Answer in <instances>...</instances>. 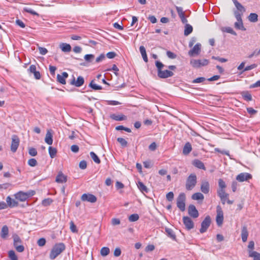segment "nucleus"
Wrapping results in <instances>:
<instances>
[{
    "instance_id": "obj_22",
    "label": "nucleus",
    "mask_w": 260,
    "mask_h": 260,
    "mask_svg": "<svg viewBox=\"0 0 260 260\" xmlns=\"http://www.w3.org/2000/svg\"><path fill=\"white\" fill-rule=\"evenodd\" d=\"M192 164L194 167L200 169H203L204 170L206 169L204 163L199 159L194 160L193 161Z\"/></svg>"
},
{
    "instance_id": "obj_27",
    "label": "nucleus",
    "mask_w": 260,
    "mask_h": 260,
    "mask_svg": "<svg viewBox=\"0 0 260 260\" xmlns=\"http://www.w3.org/2000/svg\"><path fill=\"white\" fill-rule=\"evenodd\" d=\"M139 50L144 61L146 62H148V58L145 48L143 46H141L139 48Z\"/></svg>"
},
{
    "instance_id": "obj_50",
    "label": "nucleus",
    "mask_w": 260,
    "mask_h": 260,
    "mask_svg": "<svg viewBox=\"0 0 260 260\" xmlns=\"http://www.w3.org/2000/svg\"><path fill=\"white\" fill-rule=\"evenodd\" d=\"M28 153L30 155L35 156L37 155V151L35 148H30L29 149Z\"/></svg>"
},
{
    "instance_id": "obj_33",
    "label": "nucleus",
    "mask_w": 260,
    "mask_h": 260,
    "mask_svg": "<svg viewBox=\"0 0 260 260\" xmlns=\"http://www.w3.org/2000/svg\"><path fill=\"white\" fill-rule=\"evenodd\" d=\"M237 10L241 13L245 12L244 8L237 1L232 0Z\"/></svg>"
},
{
    "instance_id": "obj_14",
    "label": "nucleus",
    "mask_w": 260,
    "mask_h": 260,
    "mask_svg": "<svg viewBox=\"0 0 260 260\" xmlns=\"http://www.w3.org/2000/svg\"><path fill=\"white\" fill-rule=\"evenodd\" d=\"M188 214L193 218H197L199 216V212L193 205H190L188 209Z\"/></svg>"
},
{
    "instance_id": "obj_52",
    "label": "nucleus",
    "mask_w": 260,
    "mask_h": 260,
    "mask_svg": "<svg viewBox=\"0 0 260 260\" xmlns=\"http://www.w3.org/2000/svg\"><path fill=\"white\" fill-rule=\"evenodd\" d=\"M155 66L157 69V71L161 70V69L164 67V64L159 61H156L155 62Z\"/></svg>"
},
{
    "instance_id": "obj_56",
    "label": "nucleus",
    "mask_w": 260,
    "mask_h": 260,
    "mask_svg": "<svg viewBox=\"0 0 260 260\" xmlns=\"http://www.w3.org/2000/svg\"><path fill=\"white\" fill-rule=\"evenodd\" d=\"M167 56L171 59H174L176 57V55L170 51L167 52Z\"/></svg>"
},
{
    "instance_id": "obj_49",
    "label": "nucleus",
    "mask_w": 260,
    "mask_h": 260,
    "mask_svg": "<svg viewBox=\"0 0 260 260\" xmlns=\"http://www.w3.org/2000/svg\"><path fill=\"white\" fill-rule=\"evenodd\" d=\"M28 164L31 167H35L37 165V161L35 158H30L28 161Z\"/></svg>"
},
{
    "instance_id": "obj_64",
    "label": "nucleus",
    "mask_w": 260,
    "mask_h": 260,
    "mask_svg": "<svg viewBox=\"0 0 260 260\" xmlns=\"http://www.w3.org/2000/svg\"><path fill=\"white\" fill-rule=\"evenodd\" d=\"M247 111L249 114L251 115H254L257 113V111L253 109L252 108L249 107L247 108Z\"/></svg>"
},
{
    "instance_id": "obj_8",
    "label": "nucleus",
    "mask_w": 260,
    "mask_h": 260,
    "mask_svg": "<svg viewBox=\"0 0 260 260\" xmlns=\"http://www.w3.org/2000/svg\"><path fill=\"white\" fill-rule=\"evenodd\" d=\"M252 178V175L248 173H241L236 176V180L240 182L248 181Z\"/></svg>"
},
{
    "instance_id": "obj_12",
    "label": "nucleus",
    "mask_w": 260,
    "mask_h": 260,
    "mask_svg": "<svg viewBox=\"0 0 260 260\" xmlns=\"http://www.w3.org/2000/svg\"><path fill=\"white\" fill-rule=\"evenodd\" d=\"M157 75L160 78H167L168 77H172L174 75V73L169 70H160L157 72Z\"/></svg>"
},
{
    "instance_id": "obj_11",
    "label": "nucleus",
    "mask_w": 260,
    "mask_h": 260,
    "mask_svg": "<svg viewBox=\"0 0 260 260\" xmlns=\"http://www.w3.org/2000/svg\"><path fill=\"white\" fill-rule=\"evenodd\" d=\"M183 222L186 228L188 230H190L193 229L194 226V223L191 218L189 217L184 216L183 217Z\"/></svg>"
},
{
    "instance_id": "obj_51",
    "label": "nucleus",
    "mask_w": 260,
    "mask_h": 260,
    "mask_svg": "<svg viewBox=\"0 0 260 260\" xmlns=\"http://www.w3.org/2000/svg\"><path fill=\"white\" fill-rule=\"evenodd\" d=\"M166 198L169 202L172 201L174 199V193L173 192L170 191L168 192L166 195Z\"/></svg>"
},
{
    "instance_id": "obj_53",
    "label": "nucleus",
    "mask_w": 260,
    "mask_h": 260,
    "mask_svg": "<svg viewBox=\"0 0 260 260\" xmlns=\"http://www.w3.org/2000/svg\"><path fill=\"white\" fill-rule=\"evenodd\" d=\"M206 79L204 77H199L195 79H194L192 81L193 83H202L205 81Z\"/></svg>"
},
{
    "instance_id": "obj_37",
    "label": "nucleus",
    "mask_w": 260,
    "mask_h": 260,
    "mask_svg": "<svg viewBox=\"0 0 260 260\" xmlns=\"http://www.w3.org/2000/svg\"><path fill=\"white\" fill-rule=\"evenodd\" d=\"M48 150H49V153L50 156L52 158H54L57 153L56 149L55 148H53L51 146H50L49 147Z\"/></svg>"
},
{
    "instance_id": "obj_42",
    "label": "nucleus",
    "mask_w": 260,
    "mask_h": 260,
    "mask_svg": "<svg viewBox=\"0 0 260 260\" xmlns=\"http://www.w3.org/2000/svg\"><path fill=\"white\" fill-rule=\"evenodd\" d=\"M139 218V216L137 214H133L131 215L128 217V220L131 222L137 221Z\"/></svg>"
},
{
    "instance_id": "obj_34",
    "label": "nucleus",
    "mask_w": 260,
    "mask_h": 260,
    "mask_svg": "<svg viewBox=\"0 0 260 260\" xmlns=\"http://www.w3.org/2000/svg\"><path fill=\"white\" fill-rule=\"evenodd\" d=\"M191 198L194 200H203L204 197L202 193L200 192H197L192 195Z\"/></svg>"
},
{
    "instance_id": "obj_10",
    "label": "nucleus",
    "mask_w": 260,
    "mask_h": 260,
    "mask_svg": "<svg viewBox=\"0 0 260 260\" xmlns=\"http://www.w3.org/2000/svg\"><path fill=\"white\" fill-rule=\"evenodd\" d=\"M217 215L216 221L218 226H220L222 224L223 216L222 209L220 206H217L216 208Z\"/></svg>"
},
{
    "instance_id": "obj_44",
    "label": "nucleus",
    "mask_w": 260,
    "mask_h": 260,
    "mask_svg": "<svg viewBox=\"0 0 260 260\" xmlns=\"http://www.w3.org/2000/svg\"><path fill=\"white\" fill-rule=\"evenodd\" d=\"M8 254L9 257L11 259V260H18L17 256L13 250L9 251Z\"/></svg>"
},
{
    "instance_id": "obj_46",
    "label": "nucleus",
    "mask_w": 260,
    "mask_h": 260,
    "mask_svg": "<svg viewBox=\"0 0 260 260\" xmlns=\"http://www.w3.org/2000/svg\"><path fill=\"white\" fill-rule=\"evenodd\" d=\"M24 11L34 15L39 16V14L30 8H24Z\"/></svg>"
},
{
    "instance_id": "obj_39",
    "label": "nucleus",
    "mask_w": 260,
    "mask_h": 260,
    "mask_svg": "<svg viewBox=\"0 0 260 260\" xmlns=\"http://www.w3.org/2000/svg\"><path fill=\"white\" fill-rule=\"evenodd\" d=\"M90 157L93 160V161L96 164H100L101 162V160L97 155L93 152H90Z\"/></svg>"
},
{
    "instance_id": "obj_20",
    "label": "nucleus",
    "mask_w": 260,
    "mask_h": 260,
    "mask_svg": "<svg viewBox=\"0 0 260 260\" xmlns=\"http://www.w3.org/2000/svg\"><path fill=\"white\" fill-rule=\"evenodd\" d=\"M68 77V74L67 72H63L62 75L58 74L57 75V81L62 84H65L66 83V79Z\"/></svg>"
},
{
    "instance_id": "obj_13",
    "label": "nucleus",
    "mask_w": 260,
    "mask_h": 260,
    "mask_svg": "<svg viewBox=\"0 0 260 260\" xmlns=\"http://www.w3.org/2000/svg\"><path fill=\"white\" fill-rule=\"evenodd\" d=\"M81 200L83 201H87L90 203H95L96 201V198L93 194L84 193L81 196Z\"/></svg>"
},
{
    "instance_id": "obj_35",
    "label": "nucleus",
    "mask_w": 260,
    "mask_h": 260,
    "mask_svg": "<svg viewBox=\"0 0 260 260\" xmlns=\"http://www.w3.org/2000/svg\"><path fill=\"white\" fill-rule=\"evenodd\" d=\"M166 232L167 234V235L169 237H170L173 240L176 239V235L172 229H169V228H166Z\"/></svg>"
},
{
    "instance_id": "obj_25",
    "label": "nucleus",
    "mask_w": 260,
    "mask_h": 260,
    "mask_svg": "<svg viewBox=\"0 0 260 260\" xmlns=\"http://www.w3.org/2000/svg\"><path fill=\"white\" fill-rule=\"evenodd\" d=\"M192 150L191 145L189 142H187L185 143L183 149V153L184 155L188 154Z\"/></svg>"
},
{
    "instance_id": "obj_5",
    "label": "nucleus",
    "mask_w": 260,
    "mask_h": 260,
    "mask_svg": "<svg viewBox=\"0 0 260 260\" xmlns=\"http://www.w3.org/2000/svg\"><path fill=\"white\" fill-rule=\"evenodd\" d=\"M185 194L184 193H180L177 199V206L181 211H184L185 209Z\"/></svg>"
},
{
    "instance_id": "obj_62",
    "label": "nucleus",
    "mask_w": 260,
    "mask_h": 260,
    "mask_svg": "<svg viewBox=\"0 0 260 260\" xmlns=\"http://www.w3.org/2000/svg\"><path fill=\"white\" fill-rule=\"evenodd\" d=\"M155 247L153 245H148L145 248V251L146 252L152 251L154 250Z\"/></svg>"
},
{
    "instance_id": "obj_29",
    "label": "nucleus",
    "mask_w": 260,
    "mask_h": 260,
    "mask_svg": "<svg viewBox=\"0 0 260 260\" xmlns=\"http://www.w3.org/2000/svg\"><path fill=\"white\" fill-rule=\"evenodd\" d=\"M110 117L115 120L116 121H122L126 119V116L124 115L120 114V115H116V114H112L110 116Z\"/></svg>"
},
{
    "instance_id": "obj_32",
    "label": "nucleus",
    "mask_w": 260,
    "mask_h": 260,
    "mask_svg": "<svg viewBox=\"0 0 260 260\" xmlns=\"http://www.w3.org/2000/svg\"><path fill=\"white\" fill-rule=\"evenodd\" d=\"M248 233L246 227H243L241 232V237L242 241L245 242L247 241Z\"/></svg>"
},
{
    "instance_id": "obj_36",
    "label": "nucleus",
    "mask_w": 260,
    "mask_h": 260,
    "mask_svg": "<svg viewBox=\"0 0 260 260\" xmlns=\"http://www.w3.org/2000/svg\"><path fill=\"white\" fill-rule=\"evenodd\" d=\"M53 202V200L51 198L45 199L42 201V205L44 207L50 205Z\"/></svg>"
},
{
    "instance_id": "obj_63",
    "label": "nucleus",
    "mask_w": 260,
    "mask_h": 260,
    "mask_svg": "<svg viewBox=\"0 0 260 260\" xmlns=\"http://www.w3.org/2000/svg\"><path fill=\"white\" fill-rule=\"evenodd\" d=\"M218 184L219 188H225L226 187L225 182L223 181V180L221 179H220L218 181Z\"/></svg>"
},
{
    "instance_id": "obj_19",
    "label": "nucleus",
    "mask_w": 260,
    "mask_h": 260,
    "mask_svg": "<svg viewBox=\"0 0 260 260\" xmlns=\"http://www.w3.org/2000/svg\"><path fill=\"white\" fill-rule=\"evenodd\" d=\"M210 185L209 183L207 181H203L202 182L201 186V190L204 193H208L209 191Z\"/></svg>"
},
{
    "instance_id": "obj_2",
    "label": "nucleus",
    "mask_w": 260,
    "mask_h": 260,
    "mask_svg": "<svg viewBox=\"0 0 260 260\" xmlns=\"http://www.w3.org/2000/svg\"><path fill=\"white\" fill-rule=\"evenodd\" d=\"M197 176L194 174H191L187 178L185 183V188L187 190H192L196 185L197 180Z\"/></svg>"
},
{
    "instance_id": "obj_43",
    "label": "nucleus",
    "mask_w": 260,
    "mask_h": 260,
    "mask_svg": "<svg viewBox=\"0 0 260 260\" xmlns=\"http://www.w3.org/2000/svg\"><path fill=\"white\" fill-rule=\"evenodd\" d=\"M13 238L14 240V246L17 245L18 243H20L21 242L20 238L17 235H14L13 236Z\"/></svg>"
},
{
    "instance_id": "obj_61",
    "label": "nucleus",
    "mask_w": 260,
    "mask_h": 260,
    "mask_svg": "<svg viewBox=\"0 0 260 260\" xmlns=\"http://www.w3.org/2000/svg\"><path fill=\"white\" fill-rule=\"evenodd\" d=\"M87 167V163L85 160H82L79 163V167L81 169H85Z\"/></svg>"
},
{
    "instance_id": "obj_38",
    "label": "nucleus",
    "mask_w": 260,
    "mask_h": 260,
    "mask_svg": "<svg viewBox=\"0 0 260 260\" xmlns=\"http://www.w3.org/2000/svg\"><path fill=\"white\" fill-rule=\"evenodd\" d=\"M101 254L103 256L108 255L110 253V249L107 247H104L101 249Z\"/></svg>"
},
{
    "instance_id": "obj_1",
    "label": "nucleus",
    "mask_w": 260,
    "mask_h": 260,
    "mask_svg": "<svg viewBox=\"0 0 260 260\" xmlns=\"http://www.w3.org/2000/svg\"><path fill=\"white\" fill-rule=\"evenodd\" d=\"M66 249L65 245L63 243L56 244L52 248L49 254L51 259H54Z\"/></svg>"
},
{
    "instance_id": "obj_28",
    "label": "nucleus",
    "mask_w": 260,
    "mask_h": 260,
    "mask_svg": "<svg viewBox=\"0 0 260 260\" xmlns=\"http://www.w3.org/2000/svg\"><path fill=\"white\" fill-rule=\"evenodd\" d=\"M52 137L53 136L51 133L49 131H48L45 139V142L48 145H51L53 143Z\"/></svg>"
},
{
    "instance_id": "obj_57",
    "label": "nucleus",
    "mask_w": 260,
    "mask_h": 260,
    "mask_svg": "<svg viewBox=\"0 0 260 260\" xmlns=\"http://www.w3.org/2000/svg\"><path fill=\"white\" fill-rule=\"evenodd\" d=\"M37 243L39 246H43L46 243V240L43 238H40L38 240Z\"/></svg>"
},
{
    "instance_id": "obj_41",
    "label": "nucleus",
    "mask_w": 260,
    "mask_h": 260,
    "mask_svg": "<svg viewBox=\"0 0 260 260\" xmlns=\"http://www.w3.org/2000/svg\"><path fill=\"white\" fill-rule=\"evenodd\" d=\"M89 86L94 90H101L102 89V86L96 85L94 83L93 80L91 81L90 83Z\"/></svg>"
},
{
    "instance_id": "obj_30",
    "label": "nucleus",
    "mask_w": 260,
    "mask_h": 260,
    "mask_svg": "<svg viewBox=\"0 0 260 260\" xmlns=\"http://www.w3.org/2000/svg\"><path fill=\"white\" fill-rule=\"evenodd\" d=\"M249 256L253 257V260H260V254L256 251L249 250Z\"/></svg>"
},
{
    "instance_id": "obj_18",
    "label": "nucleus",
    "mask_w": 260,
    "mask_h": 260,
    "mask_svg": "<svg viewBox=\"0 0 260 260\" xmlns=\"http://www.w3.org/2000/svg\"><path fill=\"white\" fill-rule=\"evenodd\" d=\"M55 181L59 183H65L67 181V177L62 172H59L56 177Z\"/></svg>"
},
{
    "instance_id": "obj_16",
    "label": "nucleus",
    "mask_w": 260,
    "mask_h": 260,
    "mask_svg": "<svg viewBox=\"0 0 260 260\" xmlns=\"http://www.w3.org/2000/svg\"><path fill=\"white\" fill-rule=\"evenodd\" d=\"M201 45L200 43H197L195 45L193 48L188 52V54L190 56H192L194 55H198L201 50Z\"/></svg>"
},
{
    "instance_id": "obj_21",
    "label": "nucleus",
    "mask_w": 260,
    "mask_h": 260,
    "mask_svg": "<svg viewBox=\"0 0 260 260\" xmlns=\"http://www.w3.org/2000/svg\"><path fill=\"white\" fill-rule=\"evenodd\" d=\"M6 202L7 207L9 206L11 208L16 207L18 205V202L15 200L12 199L10 196H8L6 198Z\"/></svg>"
},
{
    "instance_id": "obj_7",
    "label": "nucleus",
    "mask_w": 260,
    "mask_h": 260,
    "mask_svg": "<svg viewBox=\"0 0 260 260\" xmlns=\"http://www.w3.org/2000/svg\"><path fill=\"white\" fill-rule=\"evenodd\" d=\"M211 223V218L209 216H207L204 220L201 223V228L200 229V232L201 233L205 232Z\"/></svg>"
},
{
    "instance_id": "obj_23",
    "label": "nucleus",
    "mask_w": 260,
    "mask_h": 260,
    "mask_svg": "<svg viewBox=\"0 0 260 260\" xmlns=\"http://www.w3.org/2000/svg\"><path fill=\"white\" fill-rule=\"evenodd\" d=\"M9 234V229L7 225H4L1 230V237L3 239H6Z\"/></svg>"
},
{
    "instance_id": "obj_47",
    "label": "nucleus",
    "mask_w": 260,
    "mask_h": 260,
    "mask_svg": "<svg viewBox=\"0 0 260 260\" xmlns=\"http://www.w3.org/2000/svg\"><path fill=\"white\" fill-rule=\"evenodd\" d=\"M117 140L122 147L126 146L127 142L124 139L122 138H118Z\"/></svg>"
},
{
    "instance_id": "obj_45",
    "label": "nucleus",
    "mask_w": 260,
    "mask_h": 260,
    "mask_svg": "<svg viewBox=\"0 0 260 260\" xmlns=\"http://www.w3.org/2000/svg\"><path fill=\"white\" fill-rule=\"evenodd\" d=\"M84 58L87 62H91L94 59V56L93 54H86Z\"/></svg>"
},
{
    "instance_id": "obj_4",
    "label": "nucleus",
    "mask_w": 260,
    "mask_h": 260,
    "mask_svg": "<svg viewBox=\"0 0 260 260\" xmlns=\"http://www.w3.org/2000/svg\"><path fill=\"white\" fill-rule=\"evenodd\" d=\"M209 63L208 60L206 59H191L190 64L194 68H200L202 67L207 66Z\"/></svg>"
},
{
    "instance_id": "obj_6",
    "label": "nucleus",
    "mask_w": 260,
    "mask_h": 260,
    "mask_svg": "<svg viewBox=\"0 0 260 260\" xmlns=\"http://www.w3.org/2000/svg\"><path fill=\"white\" fill-rule=\"evenodd\" d=\"M20 140L17 135H14L12 136V142L11 144V150L13 152H15L19 145Z\"/></svg>"
},
{
    "instance_id": "obj_3",
    "label": "nucleus",
    "mask_w": 260,
    "mask_h": 260,
    "mask_svg": "<svg viewBox=\"0 0 260 260\" xmlns=\"http://www.w3.org/2000/svg\"><path fill=\"white\" fill-rule=\"evenodd\" d=\"M35 194L34 190H29L28 192H24L19 191L15 194V198L21 202L26 201L29 197L33 196Z\"/></svg>"
},
{
    "instance_id": "obj_17",
    "label": "nucleus",
    "mask_w": 260,
    "mask_h": 260,
    "mask_svg": "<svg viewBox=\"0 0 260 260\" xmlns=\"http://www.w3.org/2000/svg\"><path fill=\"white\" fill-rule=\"evenodd\" d=\"M218 195L223 204H225L227 201V194L224 191V188H219L218 190Z\"/></svg>"
},
{
    "instance_id": "obj_59",
    "label": "nucleus",
    "mask_w": 260,
    "mask_h": 260,
    "mask_svg": "<svg viewBox=\"0 0 260 260\" xmlns=\"http://www.w3.org/2000/svg\"><path fill=\"white\" fill-rule=\"evenodd\" d=\"M176 9L179 17L184 15L182 8L176 7Z\"/></svg>"
},
{
    "instance_id": "obj_15",
    "label": "nucleus",
    "mask_w": 260,
    "mask_h": 260,
    "mask_svg": "<svg viewBox=\"0 0 260 260\" xmlns=\"http://www.w3.org/2000/svg\"><path fill=\"white\" fill-rule=\"evenodd\" d=\"M84 78L81 76H79L76 81L75 80V78L74 77L73 80L70 82V84L74 85L76 87H78L81 86L84 84Z\"/></svg>"
},
{
    "instance_id": "obj_26",
    "label": "nucleus",
    "mask_w": 260,
    "mask_h": 260,
    "mask_svg": "<svg viewBox=\"0 0 260 260\" xmlns=\"http://www.w3.org/2000/svg\"><path fill=\"white\" fill-rule=\"evenodd\" d=\"M137 186L140 190L143 193L148 192V188L142 182L139 181L137 183Z\"/></svg>"
},
{
    "instance_id": "obj_24",
    "label": "nucleus",
    "mask_w": 260,
    "mask_h": 260,
    "mask_svg": "<svg viewBox=\"0 0 260 260\" xmlns=\"http://www.w3.org/2000/svg\"><path fill=\"white\" fill-rule=\"evenodd\" d=\"M59 47L64 52H69L71 50V46L69 44L62 43L60 44Z\"/></svg>"
},
{
    "instance_id": "obj_60",
    "label": "nucleus",
    "mask_w": 260,
    "mask_h": 260,
    "mask_svg": "<svg viewBox=\"0 0 260 260\" xmlns=\"http://www.w3.org/2000/svg\"><path fill=\"white\" fill-rule=\"evenodd\" d=\"M71 150L72 152H73L74 153H77L79 151V148L78 146H77L76 145H73L71 146Z\"/></svg>"
},
{
    "instance_id": "obj_54",
    "label": "nucleus",
    "mask_w": 260,
    "mask_h": 260,
    "mask_svg": "<svg viewBox=\"0 0 260 260\" xmlns=\"http://www.w3.org/2000/svg\"><path fill=\"white\" fill-rule=\"evenodd\" d=\"M38 49L41 55H45L48 52L47 49L44 47H39Z\"/></svg>"
},
{
    "instance_id": "obj_40",
    "label": "nucleus",
    "mask_w": 260,
    "mask_h": 260,
    "mask_svg": "<svg viewBox=\"0 0 260 260\" xmlns=\"http://www.w3.org/2000/svg\"><path fill=\"white\" fill-rule=\"evenodd\" d=\"M257 15L255 13H251L249 17V20L251 22H256L257 21Z\"/></svg>"
},
{
    "instance_id": "obj_55",
    "label": "nucleus",
    "mask_w": 260,
    "mask_h": 260,
    "mask_svg": "<svg viewBox=\"0 0 260 260\" xmlns=\"http://www.w3.org/2000/svg\"><path fill=\"white\" fill-rule=\"evenodd\" d=\"M243 96L245 100L247 101H250L252 100V96L250 94L248 93H245L243 94Z\"/></svg>"
},
{
    "instance_id": "obj_31",
    "label": "nucleus",
    "mask_w": 260,
    "mask_h": 260,
    "mask_svg": "<svg viewBox=\"0 0 260 260\" xmlns=\"http://www.w3.org/2000/svg\"><path fill=\"white\" fill-rule=\"evenodd\" d=\"M193 30L192 26L189 24H186L185 25V29L184 31V35L185 36H188L190 34Z\"/></svg>"
},
{
    "instance_id": "obj_58",
    "label": "nucleus",
    "mask_w": 260,
    "mask_h": 260,
    "mask_svg": "<svg viewBox=\"0 0 260 260\" xmlns=\"http://www.w3.org/2000/svg\"><path fill=\"white\" fill-rule=\"evenodd\" d=\"M111 223L113 225H118L120 223V220L118 218H112L111 220Z\"/></svg>"
},
{
    "instance_id": "obj_9",
    "label": "nucleus",
    "mask_w": 260,
    "mask_h": 260,
    "mask_svg": "<svg viewBox=\"0 0 260 260\" xmlns=\"http://www.w3.org/2000/svg\"><path fill=\"white\" fill-rule=\"evenodd\" d=\"M235 17L237 19V22L235 23V27L241 30H245V28H244L243 22L242 21L241 15L239 12H236L235 13Z\"/></svg>"
},
{
    "instance_id": "obj_48",
    "label": "nucleus",
    "mask_w": 260,
    "mask_h": 260,
    "mask_svg": "<svg viewBox=\"0 0 260 260\" xmlns=\"http://www.w3.org/2000/svg\"><path fill=\"white\" fill-rule=\"evenodd\" d=\"M70 230L73 233H77L78 232L77 227L76 225L74 223L73 221H71L70 223Z\"/></svg>"
}]
</instances>
